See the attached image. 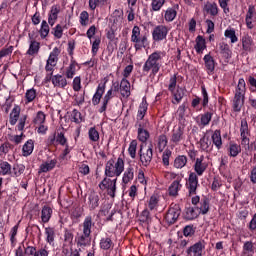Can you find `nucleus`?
<instances>
[{
    "label": "nucleus",
    "mask_w": 256,
    "mask_h": 256,
    "mask_svg": "<svg viewBox=\"0 0 256 256\" xmlns=\"http://www.w3.org/2000/svg\"><path fill=\"white\" fill-rule=\"evenodd\" d=\"M211 119H213V113L206 112V113L202 114L200 117V123H201L202 127H207V125H209V123H211Z\"/></svg>",
    "instance_id": "nucleus-53"
},
{
    "label": "nucleus",
    "mask_w": 256,
    "mask_h": 256,
    "mask_svg": "<svg viewBox=\"0 0 256 256\" xmlns=\"http://www.w3.org/2000/svg\"><path fill=\"white\" fill-rule=\"evenodd\" d=\"M137 140H132L129 144L128 153L131 159H135L137 157Z\"/></svg>",
    "instance_id": "nucleus-55"
},
{
    "label": "nucleus",
    "mask_w": 256,
    "mask_h": 256,
    "mask_svg": "<svg viewBox=\"0 0 256 256\" xmlns=\"http://www.w3.org/2000/svg\"><path fill=\"white\" fill-rule=\"evenodd\" d=\"M157 207H159V197L157 196V194H154L150 197L148 201V208L150 209V211H155Z\"/></svg>",
    "instance_id": "nucleus-50"
},
{
    "label": "nucleus",
    "mask_w": 256,
    "mask_h": 256,
    "mask_svg": "<svg viewBox=\"0 0 256 256\" xmlns=\"http://www.w3.org/2000/svg\"><path fill=\"white\" fill-rule=\"evenodd\" d=\"M59 55H61V50L58 47H55L48 57L45 70L48 73H51V75H53V68L57 66Z\"/></svg>",
    "instance_id": "nucleus-11"
},
{
    "label": "nucleus",
    "mask_w": 256,
    "mask_h": 256,
    "mask_svg": "<svg viewBox=\"0 0 256 256\" xmlns=\"http://www.w3.org/2000/svg\"><path fill=\"white\" fill-rule=\"evenodd\" d=\"M29 48L27 50V55H30V57H35V55H39V50L41 49V43L37 42L35 40V34L29 33Z\"/></svg>",
    "instance_id": "nucleus-16"
},
{
    "label": "nucleus",
    "mask_w": 256,
    "mask_h": 256,
    "mask_svg": "<svg viewBox=\"0 0 256 256\" xmlns=\"http://www.w3.org/2000/svg\"><path fill=\"white\" fill-rule=\"evenodd\" d=\"M224 36L226 39H230V43H237L239 41V38L237 37V32L234 28H227L224 32Z\"/></svg>",
    "instance_id": "nucleus-45"
},
{
    "label": "nucleus",
    "mask_w": 256,
    "mask_h": 256,
    "mask_svg": "<svg viewBox=\"0 0 256 256\" xmlns=\"http://www.w3.org/2000/svg\"><path fill=\"white\" fill-rule=\"evenodd\" d=\"M212 145H215L216 149L223 147V139L221 138V130H215L211 136Z\"/></svg>",
    "instance_id": "nucleus-35"
},
{
    "label": "nucleus",
    "mask_w": 256,
    "mask_h": 256,
    "mask_svg": "<svg viewBox=\"0 0 256 256\" xmlns=\"http://www.w3.org/2000/svg\"><path fill=\"white\" fill-rule=\"evenodd\" d=\"M0 175H11V164L7 161L0 163Z\"/></svg>",
    "instance_id": "nucleus-59"
},
{
    "label": "nucleus",
    "mask_w": 256,
    "mask_h": 256,
    "mask_svg": "<svg viewBox=\"0 0 256 256\" xmlns=\"http://www.w3.org/2000/svg\"><path fill=\"white\" fill-rule=\"evenodd\" d=\"M196 49V53H203L205 49H207V45L205 44V38L203 36L199 35L196 37V45L194 47Z\"/></svg>",
    "instance_id": "nucleus-40"
},
{
    "label": "nucleus",
    "mask_w": 256,
    "mask_h": 256,
    "mask_svg": "<svg viewBox=\"0 0 256 256\" xmlns=\"http://www.w3.org/2000/svg\"><path fill=\"white\" fill-rule=\"evenodd\" d=\"M46 241L49 245H53L55 241V229L48 227L45 228Z\"/></svg>",
    "instance_id": "nucleus-49"
},
{
    "label": "nucleus",
    "mask_w": 256,
    "mask_h": 256,
    "mask_svg": "<svg viewBox=\"0 0 256 256\" xmlns=\"http://www.w3.org/2000/svg\"><path fill=\"white\" fill-rule=\"evenodd\" d=\"M219 50L225 59H231L232 52L231 48H229V44L225 42L219 43Z\"/></svg>",
    "instance_id": "nucleus-42"
},
{
    "label": "nucleus",
    "mask_w": 256,
    "mask_h": 256,
    "mask_svg": "<svg viewBox=\"0 0 256 256\" xmlns=\"http://www.w3.org/2000/svg\"><path fill=\"white\" fill-rule=\"evenodd\" d=\"M113 97H115V92H113V89L108 90L102 98V104L98 110L99 113H105V111H107V105H109V101H111Z\"/></svg>",
    "instance_id": "nucleus-22"
},
{
    "label": "nucleus",
    "mask_w": 256,
    "mask_h": 256,
    "mask_svg": "<svg viewBox=\"0 0 256 256\" xmlns=\"http://www.w3.org/2000/svg\"><path fill=\"white\" fill-rule=\"evenodd\" d=\"M136 125L138 126V132H137L138 141H140V143H147V141H149V138L151 137V134L147 129V125H149V122L137 121Z\"/></svg>",
    "instance_id": "nucleus-12"
},
{
    "label": "nucleus",
    "mask_w": 256,
    "mask_h": 256,
    "mask_svg": "<svg viewBox=\"0 0 256 256\" xmlns=\"http://www.w3.org/2000/svg\"><path fill=\"white\" fill-rule=\"evenodd\" d=\"M88 137L93 143H97L100 139L99 137V131H97V128L91 127L88 130Z\"/></svg>",
    "instance_id": "nucleus-56"
},
{
    "label": "nucleus",
    "mask_w": 256,
    "mask_h": 256,
    "mask_svg": "<svg viewBox=\"0 0 256 256\" xmlns=\"http://www.w3.org/2000/svg\"><path fill=\"white\" fill-rule=\"evenodd\" d=\"M100 247L107 251L113 247V240L111 238H102L100 241Z\"/></svg>",
    "instance_id": "nucleus-61"
},
{
    "label": "nucleus",
    "mask_w": 256,
    "mask_h": 256,
    "mask_svg": "<svg viewBox=\"0 0 256 256\" xmlns=\"http://www.w3.org/2000/svg\"><path fill=\"white\" fill-rule=\"evenodd\" d=\"M204 63L208 75H213V72L215 71V59L213 56H211V54H206L204 56Z\"/></svg>",
    "instance_id": "nucleus-29"
},
{
    "label": "nucleus",
    "mask_w": 256,
    "mask_h": 256,
    "mask_svg": "<svg viewBox=\"0 0 256 256\" xmlns=\"http://www.w3.org/2000/svg\"><path fill=\"white\" fill-rule=\"evenodd\" d=\"M208 167L209 164H207V161H205V156L201 155L200 157L196 158L193 165L195 173L191 172L186 182L188 197H193V195H197V187H199V177H201V175H203L205 171H207Z\"/></svg>",
    "instance_id": "nucleus-1"
},
{
    "label": "nucleus",
    "mask_w": 256,
    "mask_h": 256,
    "mask_svg": "<svg viewBox=\"0 0 256 256\" xmlns=\"http://www.w3.org/2000/svg\"><path fill=\"white\" fill-rule=\"evenodd\" d=\"M88 201L90 209H97V207H99V194H97V192H91Z\"/></svg>",
    "instance_id": "nucleus-41"
},
{
    "label": "nucleus",
    "mask_w": 256,
    "mask_h": 256,
    "mask_svg": "<svg viewBox=\"0 0 256 256\" xmlns=\"http://www.w3.org/2000/svg\"><path fill=\"white\" fill-rule=\"evenodd\" d=\"M199 144L200 149H202V151H205V153H211V151H213V142H211L209 136H203L200 139Z\"/></svg>",
    "instance_id": "nucleus-26"
},
{
    "label": "nucleus",
    "mask_w": 256,
    "mask_h": 256,
    "mask_svg": "<svg viewBox=\"0 0 256 256\" xmlns=\"http://www.w3.org/2000/svg\"><path fill=\"white\" fill-rule=\"evenodd\" d=\"M243 255L253 256L255 255V246L252 241H246L243 245Z\"/></svg>",
    "instance_id": "nucleus-43"
},
{
    "label": "nucleus",
    "mask_w": 256,
    "mask_h": 256,
    "mask_svg": "<svg viewBox=\"0 0 256 256\" xmlns=\"http://www.w3.org/2000/svg\"><path fill=\"white\" fill-rule=\"evenodd\" d=\"M79 71V64L75 59L70 60L69 66L66 68L65 76L67 79H73L75 77V74Z\"/></svg>",
    "instance_id": "nucleus-21"
},
{
    "label": "nucleus",
    "mask_w": 256,
    "mask_h": 256,
    "mask_svg": "<svg viewBox=\"0 0 256 256\" xmlns=\"http://www.w3.org/2000/svg\"><path fill=\"white\" fill-rule=\"evenodd\" d=\"M167 3V0H151V11H159L163 9V5Z\"/></svg>",
    "instance_id": "nucleus-57"
},
{
    "label": "nucleus",
    "mask_w": 256,
    "mask_h": 256,
    "mask_svg": "<svg viewBox=\"0 0 256 256\" xmlns=\"http://www.w3.org/2000/svg\"><path fill=\"white\" fill-rule=\"evenodd\" d=\"M171 29L168 26L160 24L153 28L152 30V39L155 43H160V41H166L169 31Z\"/></svg>",
    "instance_id": "nucleus-10"
},
{
    "label": "nucleus",
    "mask_w": 256,
    "mask_h": 256,
    "mask_svg": "<svg viewBox=\"0 0 256 256\" xmlns=\"http://www.w3.org/2000/svg\"><path fill=\"white\" fill-rule=\"evenodd\" d=\"M163 57H165V52L163 51H155L150 54L143 65V72L149 73L151 71L152 75L159 73L163 65Z\"/></svg>",
    "instance_id": "nucleus-3"
},
{
    "label": "nucleus",
    "mask_w": 256,
    "mask_h": 256,
    "mask_svg": "<svg viewBox=\"0 0 256 256\" xmlns=\"http://www.w3.org/2000/svg\"><path fill=\"white\" fill-rule=\"evenodd\" d=\"M46 121L47 115L43 111H38L32 120L34 127L38 129L37 132L41 133L42 135H45L47 133L48 127L47 125H45Z\"/></svg>",
    "instance_id": "nucleus-9"
},
{
    "label": "nucleus",
    "mask_w": 256,
    "mask_h": 256,
    "mask_svg": "<svg viewBox=\"0 0 256 256\" xmlns=\"http://www.w3.org/2000/svg\"><path fill=\"white\" fill-rule=\"evenodd\" d=\"M63 29H67V25H61L57 24L53 29H52V35L56 39H61L63 37Z\"/></svg>",
    "instance_id": "nucleus-47"
},
{
    "label": "nucleus",
    "mask_w": 256,
    "mask_h": 256,
    "mask_svg": "<svg viewBox=\"0 0 256 256\" xmlns=\"http://www.w3.org/2000/svg\"><path fill=\"white\" fill-rule=\"evenodd\" d=\"M181 187H183L181 182L179 180H174L168 188V195L170 197H177L179 191H181Z\"/></svg>",
    "instance_id": "nucleus-31"
},
{
    "label": "nucleus",
    "mask_w": 256,
    "mask_h": 256,
    "mask_svg": "<svg viewBox=\"0 0 256 256\" xmlns=\"http://www.w3.org/2000/svg\"><path fill=\"white\" fill-rule=\"evenodd\" d=\"M93 227V218L87 216L82 224V234H77L75 237L76 245L80 249L91 246V229Z\"/></svg>",
    "instance_id": "nucleus-2"
},
{
    "label": "nucleus",
    "mask_w": 256,
    "mask_h": 256,
    "mask_svg": "<svg viewBox=\"0 0 256 256\" xmlns=\"http://www.w3.org/2000/svg\"><path fill=\"white\" fill-rule=\"evenodd\" d=\"M125 171V160L118 157L117 160L111 158L105 164V176L106 177H121V174Z\"/></svg>",
    "instance_id": "nucleus-5"
},
{
    "label": "nucleus",
    "mask_w": 256,
    "mask_h": 256,
    "mask_svg": "<svg viewBox=\"0 0 256 256\" xmlns=\"http://www.w3.org/2000/svg\"><path fill=\"white\" fill-rule=\"evenodd\" d=\"M50 31H51V28L49 27V23H47L45 20H43L41 23L40 30H39L41 39H47Z\"/></svg>",
    "instance_id": "nucleus-46"
},
{
    "label": "nucleus",
    "mask_w": 256,
    "mask_h": 256,
    "mask_svg": "<svg viewBox=\"0 0 256 256\" xmlns=\"http://www.w3.org/2000/svg\"><path fill=\"white\" fill-rule=\"evenodd\" d=\"M55 167H57V158L49 157L40 165L39 173H49V171H53Z\"/></svg>",
    "instance_id": "nucleus-17"
},
{
    "label": "nucleus",
    "mask_w": 256,
    "mask_h": 256,
    "mask_svg": "<svg viewBox=\"0 0 256 256\" xmlns=\"http://www.w3.org/2000/svg\"><path fill=\"white\" fill-rule=\"evenodd\" d=\"M19 231V225H15L11 231H10V241H11V246L15 247L17 245V233Z\"/></svg>",
    "instance_id": "nucleus-60"
},
{
    "label": "nucleus",
    "mask_w": 256,
    "mask_h": 256,
    "mask_svg": "<svg viewBox=\"0 0 256 256\" xmlns=\"http://www.w3.org/2000/svg\"><path fill=\"white\" fill-rule=\"evenodd\" d=\"M140 163L143 167H149L151 162L153 161V144L150 143L148 146L140 145V149L138 151Z\"/></svg>",
    "instance_id": "nucleus-6"
},
{
    "label": "nucleus",
    "mask_w": 256,
    "mask_h": 256,
    "mask_svg": "<svg viewBox=\"0 0 256 256\" xmlns=\"http://www.w3.org/2000/svg\"><path fill=\"white\" fill-rule=\"evenodd\" d=\"M20 116H21V106L14 105L9 116L10 125H17V121H19Z\"/></svg>",
    "instance_id": "nucleus-30"
},
{
    "label": "nucleus",
    "mask_w": 256,
    "mask_h": 256,
    "mask_svg": "<svg viewBox=\"0 0 256 256\" xmlns=\"http://www.w3.org/2000/svg\"><path fill=\"white\" fill-rule=\"evenodd\" d=\"M107 5V0H89V8L91 11H95L97 7H103Z\"/></svg>",
    "instance_id": "nucleus-58"
},
{
    "label": "nucleus",
    "mask_w": 256,
    "mask_h": 256,
    "mask_svg": "<svg viewBox=\"0 0 256 256\" xmlns=\"http://www.w3.org/2000/svg\"><path fill=\"white\" fill-rule=\"evenodd\" d=\"M199 215L200 214L196 208L189 207L186 210V219H188V221H193V219H197Z\"/></svg>",
    "instance_id": "nucleus-51"
},
{
    "label": "nucleus",
    "mask_w": 256,
    "mask_h": 256,
    "mask_svg": "<svg viewBox=\"0 0 256 256\" xmlns=\"http://www.w3.org/2000/svg\"><path fill=\"white\" fill-rule=\"evenodd\" d=\"M177 17V10L175 8H168L164 13L166 23H172Z\"/></svg>",
    "instance_id": "nucleus-44"
},
{
    "label": "nucleus",
    "mask_w": 256,
    "mask_h": 256,
    "mask_svg": "<svg viewBox=\"0 0 256 256\" xmlns=\"http://www.w3.org/2000/svg\"><path fill=\"white\" fill-rule=\"evenodd\" d=\"M207 243L205 240H200L196 242L194 245L190 246L187 250L186 253L187 255L190 256H203V251H205Z\"/></svg>",
    "instance_id": "nucleus-15"
},
{
    "label": "nucleus",
    "mask_w": 256,
    "mask_h": 256,
    "mask_svg": "<svg viewBox=\"0 0 256 256\" xmlns=\"http://www.w3.org/2000/svg\"><path fill=\"white\" fill-rule=\"evenodd\" d=\"M51 81L54 87H60L61 89L67 87V79L62 75L58 74V75L52 76Z\"/></svg>",
    "instance_id": "nucleus-34"
},
{
    "label": "nucleus",
    "mask_w": 256,
    "mask_h": 256,
    "mask_svg": "<svg viewBox=\"0 0 256 256\" xmlns=\"http://www.w3.org/2000/svg\"><path fill=\"white\" fill-rule=\"evenodd\" d=\"M33 149H35V142L33 140H28L22 147L23 157H29V155L33 153Z\"/></svg>",
    "instance_id": "nucleus-38"
},
{
    "label": "nucleus",
    "mask_w": 256,
    "mask_h": 256,
    "mask_svg": "<svg viewBox=\"0 0 256 256\" xmlns=\"http://www.w3.org/2000/svg\"><path fill=\"white\" fill-rule=\"evenodd\" d=\"M204 15H211L217 17L219 15V6L215 2H206L202 8Z\"/></svg>",
    "instance_id": "nucleus-18"
},
{
    "label": "nucleus",
    "mask_w": 256,
    "mask_h": 256,
    "mask_svg": "<svg viewBox=\"0 0 256 256\" xmlns=\"http://www.w3.org/2000/svg\"><path fill=\"white\" fill-rule=\"evenodd\" d=\"M168 143H169V139L167 138V135L161 134L156 139L155 149L158 151V153H163V151H165V147H167Z\"/></svg>",
    "instance_id": "nucleus-23"
},
{
    "label": "nucleus",
    "mask_w": 256,
    "mask_h": 256,
    "mask_svg": "<svg viewBox=\"0 0 256 256\" xmlns=\"http://www.w3.org/2000/svg\"><path fill=\"white\" fill-rule=\"evenodd\" d=\"M254 16H255V6L250 5L248 7V11L246 13V18H245L246 27L248 29H253V27H254V25H253V17Z\"/></svg>",
    "instance_id": "nucleus-33"
},
{
    "label": "nucleus",
    "mask_w": 256,
    "mask_h": 256,
    "mask_svg": "<svg viewBox=\"0 0 256 256\" xmlns=\"http://www.w3.org/2000/svg\"><path fill=\"white\" fill-rule=\"evenodd\" d=\"M131 42L135 43L134 48L136 51H140L145 47V43H147V36L141 35V28L139 26H134L132 29Z\"/></svg>",
    "instance_id": "nucleus-8"
},
{
    "label": "nucleus",
    "mask_w": 256,
    "mask_h": 256,
    "mask_svg": "<svg viewBox=\"0 0 256 256\" xmlns=\"http://www.w3.org/2000/svg\"><path fill=\"white\" fill-rule=\"evenodd\" d=\"M37 98V90L35 88L28 89L25 93V100L26 103H33L35 99Z\"/></svg>",
    "instance_id": "nucleus-52"
},
{
    "label": "nucleus",
    "mask_w": 256,
    "mask_h": 256,
    "mask_svg": "<svg viewBox=\"0 0 256 256\" xmlns=\"http://www.w3.org/2000/svg\"><path fill=\"white\" fill-rule=\"evenodd\" d=\"M101 191H106L107 195L112 199H115V193H117V178L111 179V177H105L99 184Z\"/></svg>",
    "instance_id": "nucleus-7"
},
{
    "label": "nucleus",
    "mask_w": 256,
    "mask_h": 256,
    "mask_svg": "<svg viewBox=\"0 0 256 256\" xmlns=\"http://www.w3.org/2000/svg\"><path fill=\"white\" fill-rule=\"evenodd\" d=\"M133 179H135V168H133V166H129L124 171V174L122 177V183L124 185H129V183H131V181H133Z\"/></svg>",
    "instance_id": "nucleus-27"
},
{
    "label": "nucleus",
    "mask_w": 256,
    "mask_h": 256,
    "mask_svg": "<svg viewBox=\"0 0 256 256\" xmlns=\"http://www.w3.org/2000/svg\"><path fill=\"white\" fill-rule=\"evenodd\" d=\"M241 43L243 51H253V46L255 45V43L253 42V38L249 34L242 36Z\"/></svg>",
    "instance_id": "nucleus-28"
},
{
    "label": "nucleus",
    "mask_w": 256,
    "mask_h": 256,
    "mask_svg": "<svg viewBox=\"0 0 256 256\" xmlns=\"http://www.w3.org/2000/svg\"><path fill=\"white\" fill-rule=\"evenodd\" d=\"M227 151L229 157H237L241 153V145L230 142Z\"/></svg>",
    "instance_id": "nucleus-39"
},
{
    "label": "nucleus",
    "mask_w": 256,
    "mask_h": 256,
    "mask_svg": "<svg viewBox=\"0 0 256 256\" xmlns=\"http://www.w3.org/2000/svg\"><path fill=\"white\" fill-rule=\"evenodd\" d=\"M106 83H100L96 89L95 94L92 97V105H99L101 103V99H103V95L105 93Z\"/></svg>",
    "instance_id": "nucleus-20"
},
{
    "label": "nucleus",
    "mask_w": 256,
    "mask_h": 256,
    "mask_svg": "<svg viewBox=\"0 0 256 256\" xmlns=\"http://www.w3.org/2000/svg\"><path fill=\"white\" fill-rule=\"evenodd\" d=\"M120 93L126 99L131 96V83L127 78H123L120 82Z\"/></svg>",
    "instance_id": "nucleus-25"
},
{
    "label": "nucleus",
    "mask_w": 256,
    "mask_h": 256,
    "mask_svg": "<svg viewBox=\"0 0 256 256\" xmlns=\"http://www.w3.org/2000/svg\"><path fill=\"white\" fill-rule=\"evenodd\" d=\"M247 93V84L245 83V79L240 78L238 80V84L234 91V98H233V104L232 109L236 113H239L245 105V94Z\"/></svg>",
    "instance_id": "nucleus-4"
},
{
    "label": "nucleus",
    "mask_w": 256,
    "mask_h": 256,
    "mask_svg": "<svg viewBox=\"0 0 256 256\" xmlns=\"http://www.w3.org/2000/svg\"><path fill=\"white\" fill-rule=\"evenodd\" d=\"M147 114V102H142L138 109L137 121H143V118Z\"/></svg>",
    "instance_id": "nucleus-54"
},
{
    "label": "nucleus",
    "mask_w": 256,
    "mask_h": 256,
    "mask_svg": "<svg viewBox=\"0 0 256 256\" xmlns=\"http://www.w3.org/2000/svg\"><path fill=\"white\" fill-rule=\"evenodd\" d=\"M173 155V152L171 151V149H165L162 152V165H164V167H169L170 162L169 159H171V156Z\"/></svg>",
    "instance_id": "nucleus-48"
},
{
    "label": "nucleus",
    "mask_w": 256,
    "mask_h": 256,
    "mask_svg": "<svg viewBox=\"0 0 256 256\" xmlns=\"http://www.w3.org/2000/svg\"><path fill=\"white\" fill-rule=\"evenodd\" d=\"M64 245H73V234L70 231L64 234Z\"/></svg>",
    "instance_id": "nucleus-64"
},
{
    "label": "nucleus",
    "mask_w": 256,
    "mask_h": 256,
    "mask_svg": "<svg viewBox=\"0 0 256 256\" xmlns=\"http://www.w3.org/2000/svg\"><path fill=\"white\" fill-rule=\"evenodd\" d=\"M188 158L185 155H179L174 159L173 167L175 169H183L187 166Z\"/></svg>",
    "instance_id": "nucleus-36"
},
{
    "label": "nucleus",
    "mask_w": 256,
    "mask_h": 256,
    "mask_svg": "<svg viewBox=\"0 0 256 256\" xmlns=\"http://www.w3.org/2000/svg\"><path fill=\"white\" fill-rule=\"evenodd\" d=\"M80 25H82V27H87V25H89V12L82 11L80 13Z\"/></svg>",
    "instance_id": "nucleus-62"
},
{
    "label": "nucleus",
    "mask_w": 256,
    "mask_h": 256,
    "mask_svg": "<svg viewBox=\"0 0 256 256\" xmlns=\"http://www.w3.org/2000/svg\"><path fill=\"white\" fill-rule=\"evenodd\" d=\"M51 215H53V209L51 207H49L48 205H45L44 207H42V211H41L42 223H49L51 219Z\"/></svg>",
    "instance_id": "nucleus-37"
},
{
    "label": "nucleus",
    "mask_w": 256,
    "mask_h": 256,
    "mask_svg": "<svg viewBox=\"0 0 256 256\" xmlns=\"http://www.w3.org/2000/svg\"><path fill=\"white\" fill-rule=\"evenodd\" d=\"M181 141H185V128L181 125L174 127L170 137V143L179 145Z\"/></svg>",
    "instance_id": "nucleus-14"
},
{
    "label": "nucleus",
    "mask_w": 256,
    "mask_h": 256,
    "mask_svg": "<svg viewBox=\"0 0 256 256\" xmlns=\"http://www.w3.org/2000/svg\"><path fill=\"white\" fill-rule=\"evenodd\" d=\"M240 135L242 144L249 145V124H247V120L245 119L241 120Z\"/></svg>",
    "instance_id": "nucleus-19"
},
{
    "label": "nucleus",
    "mask_w": 256,
    "mask_h": 256,
    "mask_svg": "<svg viewBox=\"0 0 256 256\" xmlns=\"http://www.w3.org/2000/svg\"><path fill=\"white\" fill-rule=\"evenodd\" d=\"M181 215V207L178 204H171L165 215V221L169 223V225H173L179 219Z\"/></svg>",
    "instance_id": "nucleus-13"
},
{
    "label": "nucleus",
    "mask_w": 256,
    "mask_h": 256,
    "mask_svg": "<svg viewBox=\"0 0 256 256\" xmlns=\"http://www.w3.org/2000/svg\"><path fill=\"white\" fill-rule=\"evenodd\" d=\"M99 45H101V38H95V40L92 43L93 57H95V55H97V52L99 51Z\"/></svg>",
    "instance_id": "nucleus-63"
},
{
    "label": "nucleus",
    "mask_w": 256,
    "mask_h": 256,
    "mask_svg": "<svg viewBox=\"0 0 256 256\" xmlns=\"http://www.w3.org/2000/svg\"><path fill=\"white\" fill-rule=\"evenodd\" d=\"M170 93L173 97V105H179V103H181V101L183 100V97H185V89L179 86L177 87V89H174V91H171Z\"/></svg>",
    "instance_id": "nucleus-24"
},
{
    "label": "nucleus",
    "mask_w": 256,
    "mask_h": 256,
    "mask_svg": "<svg viewBox=\"0 0 256 256\" xmlns=\"http://www.w3.org/2000/svg\"><path fill=\"white\" fill-rule=\"evenodd\" d=\"M195 208L200 215H207V213H209V201L207 198H203L200 200L198 205L195 206Z\"/></svg>",
    "instance_id": "nucleus-32"
}]
</instances>
